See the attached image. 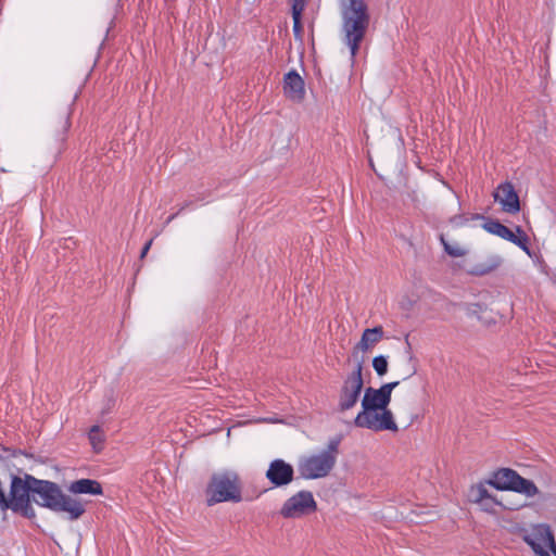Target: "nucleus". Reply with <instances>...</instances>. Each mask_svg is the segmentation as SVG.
<instances>
[{"mask_svg":"<svg viewBox=\"0 0 556 556\" xmlns=\"http://www.w3.org/2000/svg\"><path fill=\"white\" fill-rule=\"evenodd\" d=\"M33 482V501L45 508L56 513H67L71 520L80 518L85 513L84 504L63 493L61 488L52 481L41 480L35 477Z\"/></svg>","mask_w":556,"mask_h":556,"instance_id":"1","label":"nucleus"},{"mask_svg":"<svg viewBox=\"0 0 556 556\" xmlns=\"http://www.w3.org/2000/svg\"><path fill=\"white\" fill-rule=\"evenodd\" d=\"M339 5L344 42L354 58L369 26L368 7L364 0H339Z\"/></svg>","mask_w":556,"mask_h":556,"instance_id":"2","label":"nucleus"},{"mask_svg":"<svg viewBox=\"0 0 556 556\" xmlns=\"http://www.w3.org/2000/svg\"><path fill=\"white\" fill-rule=\"evenodd\" d=\"M208 507L219 503H240L242 501V482L238 472L224 470L214 472L204 490Z\"/></svg>","mask_w":556,"mask_h":556,"instance_id":"3","label":"nucleus"},{"mask_svg":"<svg viewBox=\"0 0 556 556\" xmlns=\"http://www.w3.org/2000/svg\"><path fill=\"white\" fill-rule=\"evenodd\" d=\"M342 435H336L328 442L327 448L300 459L298 470L304 479H319L328 476L336 465Z\"/></svg>","mask_w":556,"mask_h":556,"instance_id":"4","label":"nucleus"},{"mask_svg":"<svg viewBox=\"0 0 556 556\" xmlns=\"http://www.w3.org/2000/svg\"><path fill=\"white\" fill-rule=\"evenodd\" d=\"M29 480H35V477L28 473L24 477H11L10 493L7 495L8 506H4V511L10 509L27 519L36 517L31 505L34 486Z\"/></svg>","mask_w":556,"mask_h":556,"instance_id":"5","label":"nucleus"},{"mask_svg":"<svg viewBox=\"0 0 556 556\" xmlns=\"http://www.w3.org/2000/svg\"><path fill=\"white\" fill-rule=\"evenodd\" d=\"M397 384L399 382H389L379 389L368 388L362 401L363 410L356 417H368L367 415L378 410H382L380 417H392L387 407L391 400V393Z\"/></svg>","mask_w":556,"mask_h":556,"instance_id":"6","label":"nucleus"},{"mask_svg":"<svg viewBox=\"0 0 556 556\" xmlns=\"http://www.w3.org/2000/svg\"><path fill=\"white\" fill-rule=\"evenodd\" d=\"M317 509V503L311 491L302 490L289 497L280 509V515L287 519L301 518Z\"/></svg>","mask_w":556,"mask_h":556,"instance_id":"7","label":"nucleus"},{"mask_svg":"<svg viewBox=\"0 0 556 556\" xmlns=\"http://www.w3.org/2000/svg\"><path fill=\"white\" fill-rule=\"evenodd\" d=\"M362 368V362H357L354 370L344 381L339 400V407L341 412H346L353 407L358 400L363 389Z\"/></svg>","mask_w":556,"mask_h":556,"instance_id":"8","label":"nucleus"},{"mask_svg":"<svg viewBox=\"0 0 556 556\" xmlns=\"http://www.w3.org/2000/svg\"><path fill=\"white\" fill-rule=\"evenodd\" d=\"M523 539L525 542L531 546L534 553L549 548V551L556 556V542L549 526L545 523L535 525Z\"/></svg>","mask_w":556,"mask_h":556,"instance_id":"9","label":"nucleus"},{"mask_svg":"<svg viewBox=\"0 0 556 556\" xmlns=\"http://www.w3.org/2000/svg\"><path fill=\"white\" fill-rule=\"evenodd\" d=\"M265 476L275 486H283L292 482L294 469L289 463L277 458L270 462Z\"/></svg>","mask_w":556,"mask_h":556,"instance_id":"10","label":"nucleus"},{"mask_svg":"<svg viewBox=\"0 0 556 556\" xmlns=\"http://www.w3.org/2000/svg\"><path fill=\"white\" fill-rule=\"evenodd\" d=\"M494 200L498 202L506 213L515 214L520 210L518 194L510 182L501 184L495 190Z\"/></svg>","mask_w":556,"mask_h":556,"instance_id":"11","label":"nucleus"},{"mask_svg":"<svg viewBox=\"0 0 556 556\" xmlns=\"http://www.w3.org/2000/svg\"><path fill=\"white\" fill-rule=\"evenodd\" d=\"M483 228L488 232L495 235L500 238H503V239L518 245L526 252H529L528 247H527L528 238L519 227L517 228V231L522 235L521 237L516 236L508 227H506L505 225H503L498 222H494V220L485 223L483 225Z\"/></svg>","mask_w":556,"mask_h":556,"instance_id":"12","label":"nucleus"},{"mask_svg":"<svg viewBox=\"0 0 556 556\" xmlns=\"http://www.w3.org/2000/svg\"><path fill=\"white\" fill-rule=\"evenodd\" d=\"M283 91L288 99L300 102L305 96L304 80L295 72L290 71L283 78Z\"/></svg>","mask_w":556,"mask_h":556,"instance_id":"13","label":"nucleus"},{"mask_svg":"<svg viewBox=\"0 0 556 556\" xmlns=\"http://www.w3.org/2000/svg\"><path fill=\"white\" fill-rule=\"evenodd\" d=\"M518 473L509 468H501L492 473L486 483L496 490H514Z\"/></svg>","mask_w":556,"mask_h":556,"instance_id":"14","label":"nucleus"},{"mask_svg":"<svg viewBox=\"0 0 556 556\" xmlns=\"http://www.w3.org/2000/svg\"><path fill=\"white\" fill-rule=\"evenodd\" d=\"M383 338V329L381 326L368 328L363 331L359 342L353 349V355L356 356L358 352L370 351Z\"/></svg>","mask_w":556,"mask_h":556,"instance_id":"15","label":"nucleus"},{"mask_svg":"<svg viewBox=\"0 0 556 556\" xmlns=\"http://www.w3.org/2000/svg\"><path fill=\"white\" fill-rule=\"evenodd\" d=\"M68 491L73 494L102 495L103 489L100 482L92 479H79L68 485Z\"/></svg>","mask_w":556,"mask_h":556,"instance_id":"16","label":"nucleus"},{"mask_svg":"<svg viewBox=\"0 0 556 556\" xmlns=\"http://www.w3.org/2000/svg\"><path fill=\"white\" fill-rule=\"evenodd\" d=\"M354 425L356 427L367 428L374 431H397L395 419H354Z\"/></svg>","mask_w":556,"mask_h":556,"instance_id":"17","label":"nucleus"},{"mask_svg":"<svg viewBox=\"0 0 556 556\" xmlns=\"http://www.w3.org/2000/svg\"><path fill=\"white\" fill-rule=\"evenodd\" d=\"M89 442L96 453H100L104 448L106 433L103 425H94L88 431Z\"/></svg>","mask_w":556,"mask_h":556,"instance_id":"18","label":"nucleus"},{"mask_svg":"<svg viewBox=\"0 0 556 556\" xmlns=\"http://www.w3.org/2000/svg\"><path fill=\"white\" fill-rule=\"evenodd\" d=\"M479 507L486 513L490 514H496V507H502L503 509H516L518 506H515L510 503H505L503 500H500L492 495L491 497L483 500L482 502L478 503Z\"/></svg>","mask_w":556,"mask_h":556,"instance_id":"19","label":"nucleus"},{"mask_svg":"<svg viewBox=\"0 0 556 556\" xmlns=\"http://www.w3.org/2000/svg\"><path fill=\"white\" fill-rule=\"evenodd\" d=\"M515 492L525 494L528 497H532L539 493V489L533 481L526 479L518 475L514 490Z\"/></svg>","mask_w":556,"mask_h":556,"instance_id":"20","label":"nucleus"},{"mask_svg":"<svg viewBox=\"0 0 556 556\" xmlns=\"http://www.w3.org/2000/svg\"><path fill=\"white\" fill-rule=\"evenodd\" d=\"M486 482L485 483H478L476 485H472L469 491V497L470 501L475 504H478L482 502L483 500H486L492 496V494L486 489Z\"/></svg>","mask_w":556,"mask_h":556,"instance_id":"21","label":"nucleus"},{"mask_svg":"<svg viewBox=\"0 0 556 556\" xmlns=\"http://www.w3.org/2000/svg\"><path fill=\"white\" fill-rule=\"evenodd\" d=\"M445 252L453 257H462L466 254V250L458 243H450L441 238Z\"/></svg>","mask_w":556,"mask_h":556,"instance_id":"22","label":"nucleus"},{"mask_svg":"<svg viewBox=\"0 0 556 556\" xmlns=\"http://www.w3.org/2000/svg\"><path fill=\"white\" fill-rule=\"evenodd\" d=\"M372 366L379 376H383L388 371V361L384 356L379 355L372 359Z\"/></svg>","mask_w":556,"mask_h":556,"instance_id":"23","label":"nucleus"},{"mask_svg":"<svg viewBox=\"0 0 556 556\" xmlns=\"http://www.w3.org/2000/svg\"><path fill=\"white\" fill-rule=\"evenodd\" d=\"M23 454L21 450H12L0 444V459L8 460L12 457Z\"/></svg>","mask_w":556,"mask_h":556,"instance_id":"24","label":"nucleus"},{"mask_svg":"<svg viewBox=\"0 0 556 556\" xmlns=\"http://www.w3.org/2000/svg\"><path fill=\"white\" fill-rule=\"evenodd\" d=\"M306 0H293L292 1V18L301 17L305 8Z\"/></svg>","mask_w":556,"mask_h":556,"instance_id":"25","label":"nucleus"},{"mask_svg":"<svg viewBox=\"0 0 556 556\" xmlns=\"http://www.w3.org/2000/svg\"><path fill=\"white\" fill-rule=\"evenodd\" d=\"M293 34L296 40H303V26L301 24V17L293 20Z\"/></svg>","mask_w":556,"mask_h":556,"instance_id":"26","label":"nucleus"},{"mask_svg":"<svg viewBox=\"0 0 556 556\" xmlns=\"http://www.w3.org/2000/svg\"><path fill=\"white\" fill-rule=\"evenodd\" d=\"M4 506H8L7 494L0 481V510L4 511Z\"/></svg>","mask_w":556,"mask_h":556,"instance_id":"27","label":"nucleus"},{"mask_svg":"<svg viewBox=\"0 0 556 556\" xmlns=\"http://www.w3.org/2000/svg\"><path fill=\"white\" fill-rule=\"evenodd\" d=\"M151 244H152V241H151V240H150L149 242H147V243H146V245L143 247L142 252H141V257H144V256H146V254L148 253V251H149V249H150Z\"/></svg>","mask_w":556,"mask_h":556,"instance_id":"28","label":"nucleus"},{"mask_svg":"<svg viewBox=\"0 0 556 556\" xmlns=\"http://www.w3.org/2000/svg\"><path fill=\"white\" fill-rule=\"evenodd\" d=\"M538 556H551L549 548L542 549L541 552H535Z\"/></svg>","mask_w":556,"mask_h":556,"instance_id":"29","label":"nucleus"},{"mask_svg":"<svg viewBox=\"0 0 556 556\" xmlns=\"http://www.w3.org/2000/svg\"><path fill=\"white\" fill-rule=\"evenodd\" d=\"M269 421H282L283 419H278V418H275V419H268Z\"/></svg>","mask_w":556,"mask_h":556,"instance_id":"30","label":"nucleus"}]
</instances>
